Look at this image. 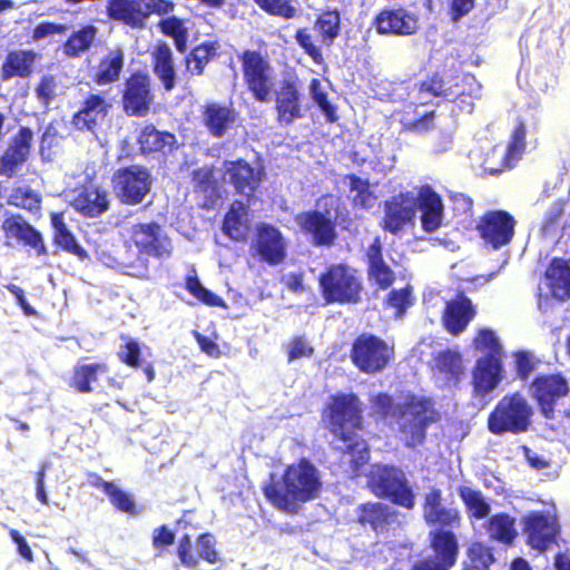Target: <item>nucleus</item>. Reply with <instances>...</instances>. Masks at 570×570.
Here are the masks:
<instances>
[{
	"mask_svg": "<svg viewBox=\"0 0 570 570\" xmlns=\"http://www.w3.org/2000/svg\"><path fill=\"white\" fill-rule=\"evenodd\" d=\"M460 497L472 517L482 519L490 513V504L480 491L469 487L460 488Z\"/></svg>",
	"mask_w": 570,
	"mask_h": 570,
	"instance_id": "nucleus-47",
	"label": "nucleus"
},
{
	"mask_svg": "<svg viewBox=\"0 0 570 570\" xmlns=\"http://www.w3.org/2000/svg\"><path fill=\"white\" fill-rule=\"evenodd\" d=\"M98 33L95 26L88 24L73 31L63 45V52L68 57H80L92 46Z\"/></svg>",
	"mask_w": 570,
	"mask_h": 570,
	"instance_id": "nucleus-43",
	"label": "nucleus"
},
{
	"mask_svg": "<svg viewBox=\"0 0 570 570\" xmlns=\"http://www.w3.org/2000/svg\"><path fill=\"white\" fill-rule=\"evenodd\" d=\"M321 488L318 470L309 461L302 459L288 465L281 478L272 475L264 493L278 510L295 513L301 503L316 499Z\"/></svg>",
	"mask_w": 570,
	"mask_h": 570,
	"instance_id": "nucleus-1",
	"label": "nucleus"
},
{
	"mask_svg": "<svg viewBox=\"0 0 570 570\" xmlns=\"http://www.w3.org/2000/svg\"><path fill=\"white\" fill-rule=\"evenodd\" d=\"M481 86L472 75H461L451 79L432 78L419 87L417 99L421 104L430 101L434 97L446 100H455L460 97H480Z\"/></svg>",
	"mask_w": 570,
	"mask_h": 570,
	"instance_id": "nucleus-7",
	"label": "nucleus"
},
{
	"mask_svg": "<svg viewBox=\"0 0 570 570\" xmlns=\"http://www.w3.org/2000/svg\"><path fill=\"white\" fill-rule=\"evenodd\" d=\"M154 71L163 82L166 90L175 87V69L173 52L168 45L158 43L153 51Z\"/></svg>",
	"mask_w": 570,
	"mask_h": 570,
	"instance_id": "nucleus-41",
	"label": "nucleus"
},
{
	"mask_svg": "<svg viewBox=\"0 0 570 570\" xmlns=\"http://www.w3.org/2000/svg\"><path fill=\"white\" fill-rule=\"evenodd\" d=\"M193 183L195 189L204 193L208 197L218 195L219 181L216 173L209 167H202L193 171Z\"/></svg>",
	"mask_w": 570,
	"mask_h": 570,
	"instance_id": "nucleus-48",
	"label": "nucleus"
},
{
	"mask_svg": "<svg viewBox=\"0 0 570 570\" xmlns=\"http://www.w3.org/2000/svg\"><path fill=\"white\" fill-rule=\"evenodd\" d=\"M186 288L196 298L202 301L204 304L209 306H223V299L216 294L206 289L197 277H188L186 282Z\"/></svg>",
	"mask_w": 570,
	"mask_h": 570,
	"instance_id": "nucleus-58",
	"label": "nucleus"
},
{
	"mask_svg": "<svg viewBox=\"0 0 570 570\" xmlns=\"http://www.w3.org/2000/svg\"><path fill=\"white\" fill-rule=\"evenodd\" d=\"M524 527L529 544L539 551H544L554 541L558 523L554 514L532 512L524 518Z\"/></svg>",
	"mask_w": 570,
	"mask_h": 570,
	"instance_id": "nucleus-18",
	"label": "nucleus"
},
{
	"mask_svg": "<svg viewBox=\"0 0 570 570\" xmlns=\"http://www.w3.org/2000/svg\"><path fill=\"white\" fill-rule=\"evenodd\" d=\"M112 183L115 193L122 203L136 205L150 191L153 177L145 167L134 165L118 169L114 174Z\"/></svg>",
	"mask_w": 570,
	"mask_h": 570,
	"instance_id": "nucleus-11",
	"label": "nucleus"
},
{
	"mask_svg": "<svg viewBox=\"0 0 570 570\" xmlns=\"http://www.w3.org/2000/svg\"><path fill=\"white\" fill-rule=\"evenodd\" d=\"M412 287L406 285L400 289H393L387 297V304L395 308V316L401 317L407 307L413 304Z\"/></svg>",
	"mask_w": 570,
	"mask_h": 570,
	"instance_id": "nucleus-57",
	"label": "nucleus"
},
{
	"mask_svg": "<svg viewBox=\"0 0 570 570\" xmlns=\"http://www.w3.org/2000/svg\"><path fill=\"white\" fill-rule=\"evenodd\" d=\"M531 414L532 410L523 396L518 393L504 396L489 415L488 428L497 435L518 434L527 431Z\"/></svg>",
	"mask_w": 570,
	"mask_h": 570,
	"instance_id": "nucleus-5",
	"label": "nucleus"
},
{
	"mask_svg": "<svg viewBox=\"0 0 570 570\" xmlns=\"http://www.w3.org/2000/svg\"><path fill=\"white\" fill-rule=\"evenodd\" d=\"M130 238L138 252L156 258L170 256L173 245L169 237L157 223H139L130 228Z\"/></svg>",
	"mask_w": 570,
	"mask_h": 570,
	"instance_id": "nucleus-13",
	"label": "nucleus"
},
{
	"mask_svg": "<svg viewBox=\"0 0 570 570\" xmlns=\"http://www.w3.org/2000/svg\"><path fill=\"white\" fill-rule=\"evenodd\" d=\"M7 246L22 244L32 248L38 257L47 255V248L39 232L19 215L7 217L2 223Z\"/></svg>",
	"mask_w": 570,
	"mask_h": 570,
	"instance_id": "nucleus-17",
	"label": "nucleus"
},
{
	"mask_svg": "<svg viewBox=\"0 0 570 570\" xmlns=\"http://www.w3.org/2000/svg\"><path fill=\"white\" fill-rule=\"evenodd\" d=\"M225 181L232 184L236 191L245 197L254 194L261 183L262 171L244 160L225 161L222 170Z\"/></svg>",
	"mask_w": 570,
	"mask_h": 570,
	"instance_id": "nucleus-22",
	"label": "nucleus"
},
{
	"mask_svg": "<svg viewBox=\"0 0 570 570\" xmlns=\"http://www.w3.org/2000/svg\"><path fill=\"white\" fill-rule=\"evenodd\" d=\"M277 120L282 126H288L302 117L299 94L295 77L285 78L276 90Z\"/></svg>",
	"mask_w": 570,
	"mask_h": 570,
	"instance_id": "nucleus-25",
	"label": "nucleus"
},
{
	"mask_svg": "<svg viewBox=\"0 0 570 570\" xmlns=\"http://www.w3.org/2000/svg\"><path fill=\"white\" fill-rule=\"evenodd\" d=\"M502 381V364L497 356L478 360L473 371L474 393L484 396L497 389Z\"/></svg>",
	"mask_w": 570,
	"mask_h": 570,
	"instance_id": "nucleus-28",
	"label": "nucleus"
},
{
	"mask_svg": "<svg viewBox=\"0 0 570 570\" xmlns=\"http://www.w3.org/2000/svg\"><path fill=\"white\" fill-rule=\"evenodd\" d=\"M382 245L376 237L367 250L368 275L381 288H387L394 281V274L382 258Z\"/></svg>",
	"mask_w": 570,
	"mask_h": 570,
	"instance_id": "nucleus-39",
	"label": "nucleus"
},
{
	"mask_svg": "<svg viewBox=\"0 0 570 570\" xmlns=\"http://www.w3.org/2000/svg\"><path fill=\"white\" fill-rule=\"evenodd\" d=\"M209 48L205 46L197 47L186 58V67L190 73L200 75L209 61Z\"/></svg>",
	"mask_w": 570,
	"mask_h": 570,
	"instance_id": "nucleus-62",
	"label": "nucleus"
},
{
	"mask_svg": "<svg viewBox=\"0 0 570 570\" xmlns=\"http://www.w3.org/2000/svg\"><path fill=\"white\" fill-rule=\"evenodd\" d=\"M432 547L435 556L417 560L412 570H449L455 563L458 543L452 532L436 531L433 533Z\"/></svg>",
	"mask_w": 570,
	"mask_h": 570,
	"instance_id": "nucleus-16",
	"label": "nucleus"
},
{
	"mask_svg": "<svg viewBox=\"0 0 570 570\" xmlns=\"http://www.w3.org/2000/svg\"><path fill=\"white\" fill-rule=\"evenodd\" d=\"M416 209L421 212V225L425 232H435L442 225L444 219V206L441 196L430 186L420 187L415 194V210Z\"/></svg>",
	"mask_w": 570,
	"mask_h": 570,
	"instance_id": "nucleus-23",
	"label": "nucleus"
},
{
	"mask_svg": "<svg viewBox=\"0 0 570 570\" xmlns=\"http://www.w3.org/2000/svg\"><path fill=\"white\" fill-rule=\"evenodd\" d=\"M392 355L393 348L374 335L363 334L353 344L352 361L360 371L367 374L384 370Z\"/></svg>",
	"mask_w": 570,
	"mask_h": 570,
	"instance_id": "nucleus-10",
	"label": "nucleus"
},
{
	"mask_svg": "<svg viewBox=\"0 0 570 570\" xmlns=\"http://www.w3.org/2000/svg\"><path fill=\"white\" fill-rule=\"evenodd\" d=\"M160 30L175 39L178 50H184L187 40V29L184 20L177 17H168L159 22Z\"/></svg>",
	"mask_w": 570,
	"mask_h": 570,
	"instance_id": "nucleus-53",
	"label": "nucleus"
},
{
	"mask_svg": "<svg viewBox=\"0 0 570 570\" xmlns=\"http://www.w3.org/2000/svg\"><path fill=\"white\" fill-rule=\"evenodd\" d=\"M315 29L323 38V42L331 43L340 30V14L337 11L323 12L315 24Z\"/></svg>",
	"mask_w": 570,
	"mask_h": 570,
	"instance_id": "nucleus-50",
	"label": "nucleus"
},
{
	"mask_svg": "<svg viewBox=\"0 0 570 570\" xmlns=\"http://www.w3.org/2000/svg\"><path fill=\"white\" fill-rule=\"evenodd\" d=\"M287 361L294 362L303 357H309L314 350L304 337L293 338L286 346Z\"/></svg>",
	"mask_w": 570,
	"mask_h": 570,
	"instance_id": "nucleus-63",
	"label": "nucleus"
},
{
	"mask_svg": "<svg viewBox=\"0 0 570 570\" xmlns=\"http://www.w3.org/2000/svg\"><path fill=\"white\" fill-rule=\"evenodd\" d=\"M108 371L105 364H83L79 365L73 375L72 384L81 393L91 391L90 383L97 380V375Z\"/></svg>",
	"mask_w": 570,
	"mask_h": 570,
	"instance_id": "nucleus-46",
	"label": "nucleus"
},
{
	"mask_svg": "<svg viewBox=\"0 0 570 570\" xmlns=\"http://www.w3.org/2000/svg\"><path fill=\"white\" fill-rule=\"evenodd\" d=\"M475 348L488 353L487 356H497L500 358L502 346L492 331L481 330L474 338Z\"/></svg>",
	"mask_w": 570,
	"mask_h": 570,
	"instance_id": "nucleus-56",
	"label": "nucleus"
},
{
	"mask_svg": "<svg viewBox=\"0 0 570 570\" xmlns=\"http://www.w3.org/2000/svg\"><path fill=\"white\" fill-rule=\"evenodd\" d=\"M8 202L13 206L33 210L39 207L40 197L29 186H20L12 189L8 197Z\"/></svg>",
	"mask_w": 570,
	"mask_h": 570,
	"instance_id": "nucleus-52",
	"label": "nucleus"
},
{
	"mask_svg": "<svg viewBox=\"0 0 570 570\" xmlns=\"http://www.w3.org/2000/svg\"><path fill=\"white\" fill-rule=\"evenodd\" d=\"M525 126L519 122L512 131L511 140L507 145H495L483 161L484 171L497 175L504 168L513 167L521 158L525 148Z\"/></svg>",
	"mask_w": 570,
	"mask_h": 570,
	"instance_id": "nucleus-12",
	"label": "nucleus"
},
{
	"mask_svg": "<svg viewBox=\"0 0 570 570\" xmlns=\"http://www.w3.org/2000/svg\"><path fill=\"white\" fill-rule=\"evenodd\" d=\"M415 219V194L400 193L384 204V217L381 226L391 234H399Z\"/></svg>",
	"mask_w": 570,
	"mask_h": 570,
	"instance_id": "nucleus-15",
	"label": "nucleus"
},
{
	"mask_svg": "<svg viewBox=\"0 0 570 570\" xmlns=\"http://www.w3.org/2000/svg\"><path fill=\"white\" fill-rule=\"evenodd\" d=\"M138 142L142 153H151L165 148L171 149L176 138L169 132L158 131L154 126H146L139 135Z\"/></svg>",
	"mask_w": 570,
	"mask_h": 570,
	"instance_id": "nucleus-44",
	"label": "nucleus"
},
{
	"mask_svg": "<svg viewBox=\"0 0 570 570\" xmlns=\"http://www.w3.org/2000/svg\"><path fill=\"white\" fill-rule=\"evenodd\" d=\"M564 210V202L562 199H557L551 203L548 209L544 213L542 229L548 233L560 219Z\"/></svg>",
	"mask_w": 570,
	"mask_h": 570,
	"instance_id": "nucleus-64",
	"label": "nucleus"
},
{
	"mask_svg": "<svg viewBox=\"0 0 570 570\" xmlns=\"http://www.w3.org/2000/svg\"><path fill=\"white\" fill-rule=\"evenodd\" d=\"M244 79L248 90L261 102L272 100L275 72L271 63L256 51H245L242 57Z\"/></svg>",
	"mask_w": 570,
	"mask_h": 570,
	"instance_id": "nucleus-8",
	"label": "nucleus"
},
{
	"mask_svg": "<svg viewBox=\"0 0 570 570\" xmlns=\"http://www.w3.org/2000/svg\"><path fill=\"white\" fill-rule=\"evenodd\" d=\"M357 520L364 527L370 525L375 532H384L396 521V513L384 503H366L360 505Z\"/></svg>",
	"mask_w": 570,
	"mask_h": 570,
	"instance_id": "nucleus-35",
	"label": "nucleus"
},
{
	"mask_svg": "<svg viewBox=\"0 0 570 570\" xmlns=\"http://www.w3.org/2000/svg\"><path fill=\"white\" fill-rule=\"evenodd\" d=\"M423 517L431 525L452 527L459 521V512L442 503L441 491L431 490L425 495Z\"/></svg>",
	"mask_w": 570,
	"mask_h": 570,
	"instance_id": "nucleus-33",
	"label": "nucleus"
},
{
	"mask_svg": "<svg viewBox=\"0 0 570 570\" xmlns=\"http://www.w3.org/2000/svg\"><path fill=\"white\" fill-rule=\"evenodd\" d=\"M309 94L312 96V99L317 104V106L321 108V110L325 114L327 119L330 121H334L335 117V110L333 106L327 100V95L325 92L324 87L322 86L321 81L316 78L312 79L309 83Z\"/></svg>",
	"mask_w": 570,
	"mask_h": 570,
	"instance_id": "nucleus-59",
	"label": "nucleus"
},
{
	"mask_svg": "<svg viewBox=\"0 0 570 570\" xmlns=\"http://www.w3.org/2000/svg\"><path fill=\"white\" fill-rule=\"evenodd\" d=\"M546 284L557 299L570 298V258H554L550 263L546 272Z\"/></svg>",
	"mask_w": 570,
	"mask_h": 570,
	"instance_id": "nucleus-36",
	"label": "nucleus"
},
{
	"mask_svg": "<svg viewBox=\"0 0 570 570\" xmlns=\"http://www.w3.org/2000/svg\"><path fill=\"white\" fill-rule=\"evenodd\" d=\"M348 179L353 203L362 208H372L376 196L371 190L370 184L355 176H351Z\"/></svg>",
	"mask_w": 570,
	"mask_h": 570,
	"instance_id": "nucleus-49",
	"label": "nucleus"
},
{
	"mask_svg": "<svg viewBox=\"0 0 570 570\" xmlns=\"http://www.w3.org/2000/svg\"><path fill=\"white\" fill-rule=\"evenodd\" d=\"M224 233L234 240H242L248 232V219L246 205L243 202H235L227 213L224 225Z\"/></svg>",
	"mask_w": 570,
	"mask_h": 570,
	"instance_id": "nucleus-42",
	"label": "nucleus"
},
{
	"mask_svg": "<svg viewBox=\"0 0 570 570\" xmlns=\"http://www.w3.org/2000/svg\"><path fill=\"white\" fill-rule=\"evenodd\" d=\"M110 108L111 104L102 95L90 94L79 111L73 115L71 122L78 130L95 132L96 127L102 124Z\"/></svg>",
	"mask_w": 570,
	"mask_h": 570,
	"instance_id": "nucleus-26",
	"label": "nucleus"
},
{
	"mask_svg": "<svg viewBox=\"0 0 570 570\" xmlns=\"http://www.w3.org/2000/svg\"><path fill=\"white\" fill-rule=\"evenodd\" d=\"M368 488L377 495L390 499L393 503L412 509L415 497L402 470L387 466H372L368 475Z\"/></svg>",
	"mask_w": 570,
	"mask_h": 570,
	"instance_id": "nucleus-4",
	"label": "nucleus"
},
{
	"mask_svg": "<svg viewBox=\"0 0 570 570\" xmlns=\"http://www.w3.org/2000/svg\"><path fill=\"white\" fill-rule=\"evenodd\" d=\"M475 315L471 301L460 295L446 303L443 313L445 328L453 335L462 333Z\"/></svg>",
	"mask_w": 570,
	"mask_h": 570,
	"instance_id": "nucleus-31",
	"label": "nucleus"
},
{
	"mask_svg": "<svg viewBox=\"0 0 570 570\" xmlns=\"http://www.w3.org/2000/svg\"><path fill=\"white\" fill-rule=\"evenodd\" d=\"M215 539L209 533L198 537L195 546L189 535H184L178 546L180 564L177 570H214L218 561Z\"/></svg>",
	"mask_w": 570,
	"mask_h": 570,
	"instance_id": "nucleus-9",
	"label": "nucleus"
},
{
	"mask_svg": "<svg viewBox=\"0 0 570 570\" xmlns=\"http://www.w3.org/2000/svg\"><path fill=\"white\" fill-rule=\"evenodd\" d=\"M468 560L464 570H485L492 563L493 557L487 547L474 542L468 549Z\"/></svg>",
	"mask_w": 570,
	"mask_h": 570,
	"instance_id": "nucleus-51",
	"label": "nucleus"
},
{
	"mask_svg": "<svg viewBox=\"0 0 570 570\" xmlns=\"http://www.w3.org/2000/svg\"><path fill=\"white\" fill-rule=\"evenodd\" d=\"M320 284L327 303H356L362 289L356 271L343 264L331 266Z\"/></svg>",
	"mask_w": 570,
	"mask_h": 570,
	"instance_id": "nucleus-6",
	"label": "nucleus"
},
{
	"mask_svg": "<svg viewBox=\"0 0 570 570\" xmlns=\"http://www.w3.org/2000/svg\"><path fill=\"white\" fill-rule=\"evenodd\" d=\"M515 219L504 210H492L482 216L476 228L485 245L499 249L514 235Z\"/></svg>",
	"mask_w": 570,
	"mask_h": 570,
	"instance_id": "nucleus-14",
	"label": "nucleus"
},
{
	"mask_svg": "<svg viewBox=\"0 0 570 570\" xmlns=\"http://www.w3.org/2000/svg\"><path fill=\"white\" fill-rule=\"evenodd\" d=\"M70 204L81 215L97 217L108 209L109 199L105 189L89 184L72 191Z\"/></svg>",
	"mask_w": 570,
	"mask_h": 570,
	"instance_id": "nucleus-27",
	"label": "nucleus"
},
{
	"mask_svg": "<svg viewBox=\"0 0 570 570\" xmlns=\"http://www.w3.org/2000/svg\"><path fill=\"white\" fill-rule=\"evenodd\" d=\"M380 33L412 35L417 29L416 18L403 9L383 10L375 20Z\"/></svg>",
	"mask_w": 570,
	"mask_h": 570,
	"instance_id": "nucleus-32",
	"label": "nucleus"
},
{
	"mask_svg": "<svg viewBox=\"0 0 570 570\" xmlns=\"http://www.w3.org/2000/svg\"><path fill=\"white\" fill-rule=\"evenodd\" d=\"M108 13L114 20H119L131 27H140L145 21L141 0H109Z\"/></svg>",
	"mask_w": 570,
	"mask_h": 570,
	"instance_id": "nucleus-38",
	"label": "nucleus"
},
{
	"mask_svg": "<svg viewBox=\"0 0 570 570\" xmlns=\"http://www.w3.org/2000/svg\"><path fill=\"white\" fill-rule=\"evenodd\" d=\"M489 535L503 543H510L517 537L514 519L505 513L493 515L488 521Z\"/></svg>",
	"mask_w": 570,
	"mask_h": 570,
	"instance_id": "nucleus-45",
	"label": "nucleus"
},
{
	"mask_svg": "<svg viewBox=\"0 0 570 570\" xmlns=\"http://www.w3.org/2000/svg\"><path fill=\"white\" fill-rule=\"evenodd\" d=\"M57 80L53 76H43L36 88V95L43 106H48L57 96Z\"/></svg>",
	"mask_w": 570,
	"mask_h": 570,
	"instance_id": "nucleus-61",
	"label": "nucleus"
},
{
	"mask_svg": "<svg viewBox=\"0 0 570 570\" xmlns=\"http://www.w3.org/2000/svg\"><path fill=\"white\" fill-rule=\"evenodd\" d=\"M373 404L382 415L397 420L401 439L406 446L420 444L425 436L426 425L438 416L429 399L414 395H406L393 402L389 395L379 394Z\"/></svg>",
	"mask_w": 570,
	"mask_h": 570,
	"instance_id": "nucleus-2",
	"label": "nucleus"
},
{
	"mask_svg": "<svg viewBox=\"0 0 570 570\" xmlns=\"http://www.w3.org/2000/svg\"><path fill=\"white\" fill-rule=\"evenodd\" d=\"M331 432L345 443L344 455L358 471L368 460V450L363 440L356 439L361 426L360 401L354 394H341L332 399L327 409Z\"/></svg>",
	"mask_w": 570,
	"mask_h": 570,
	"instance_id": "nucleus-3",
	"label": "nucleus"
},
{
	"mask_svg": "<svg viewBox=\"0 0 570 570\" xmlns=\"http://www.w3.org/2000/svg\"><path fill=\"white\" fill-rule=\"evenodd\" d=\"M33 134L29 128H21L12 138L8 148L0 158V175L12 177L17 169L27 161Z\"/></svg>",
	"mask_w": 570,
	"mask_h": 570,
	"instance_id": "nucleus-24",
	"label": "nucleus"
},
{
	"mask_svg": "<svg viewBox=\"0 0 570 570\" xmlns=\"http://www.w3.org/2000/svg\"><path fill=\"white\" fill-rule=\"evenodd\" d=\"M124 67V52L121 49L110 50L97 66L92 76L94 81L99 85H109L119 79Z\"/></svg>",
	"mask_w": 570,
	"mask_h": 570,
	"instance_id": "nucleus-40",
	"label": "nucleus"
},
{
	"mask_svg": "<svg viewBox=\"0 0 570 570\" xmlns=\"http://www.w3.org/2000/svg\"><path fill=\"white\" fill-rule=\"evenodd\" d=\"M255 2L265 11L286 19L293 18L296 13L292 0H255Z\"/></svg>",
	"mask_w": 570,
	"mask_h": 570,
	"instance_id": "nucleus-60",
	"label": "nucleus"
},
{
	"mask_svg": "<svg viewBox=\"0 0 570 570\" xmlns=\"http://www.w3.org/2000/svg\"><path fill=\"white\" fill-rule=\"evenodd\" d=\"M122 102L128 115L141 117L149 111L153 96L147 75L135 73L127 80Z\"/></svg>",
	"mask_w": 570,
	"mask_h": 570,
	"instance_id": "nucleus-21",
	"label": "nucleus"
},
{
	"mask_svg": "<svg viewBox=\"0 0 570 570\" xmlns=\"http://www.w3.org/2000/svg\"><path fill=\"white\" fill-rule=\"evenodd\" d=\"M37 53L32 50H16L8 53L2 65V79L26 78L32 72Z\"/></svg>",
	"mask_w": 570,
	"mask_h": 570,
	"instance_id": "nucleus-37",
	"label": "nucleus"
},
{
	"mask_svg": "<svg viewBox=\"0 0 570 570\" xmlns=\"http://www.w3.org/2000/svg\"><path fill=\"white\" fill-rule=\"evenodd\" d=\"M105 492L109 495L111 503L120 511L126 513H135V501L132 497L124 492L120 488L114 484H105Z\"/></svg>",
	"mask_w": 570,
	"mask_h": 570,
	"instance_id": "nucleus-55",
	"label": "nucleus"
},
{
	"mask_svg": "<svg viewBox=\"0 0 570 570\" xmlns=\"http://www.w3.org/2000/svg\"><path fill=\"white\" fill-rule=\"evenodd\" d=\"M530 390L544 416L552 417L556 402L568 393V383L559 374L543 375L533 381Z\"/></svg>",
	"mask_w": 570,
	"mask_h": 570,
	"instance_id": "nucleus-19",
	"label": "nucleus"
},
{
	"mask_svg": "<svg viewBox=\"0 0 570 570\" xmlns=\"http://www.w3.org/2000/svg\"><path fill=\"white\" fill-rule=\"evenodd\" d=\"M296 223L317 244L327 245L335 237L334 224L328 215L318 212L302 213L296 217Z\"/></svg>",
	"mask_w": 570,
	"mask_h": 570,
	"instance_id": "nucleus-34",
	"label": "nucleus"
},
{
	"mask_svg": "<svg viewBox=\"0 0 570 570\" xmlns=\"http://www.w3.org/2000/svg\"><path fill=\"white\" fill-rule=\"evenodd\" d=\"M252 248L261 261L277 265L285 258L286 240L277 228L263 224L257 228Z\"/></svg>",
	"mask_w": 570,
	"mask_h": 570,
	"instance_id": "nucleus-20",
	"label": "nucleus"
},
{
	"mask_svg": "<svg viewBox=\"0 0 570 570\" xmlns=\"http://www.w3.org/2000/svg\"><path fill=\"white\" fill-rule=\"evenodd\" d=\"M121 340L124 341V344L120 346L118 351V356L120 361L131 367H139L141 365V345L139 344V342L128 336H121Z\"/></svg>",
	"mask_w": 570,
	"mask_h": 570,
	"instance_id": "nucleus-54",
	"label": "nucleus"
},
{
	"mask_svg": "<svg viewBox=\"0 0 570 570\" xmlns=\"http://www.w3.org/2000/svg\"><path fill=\"white\" fill-rule=\"evenodd\" d=\"M237 112L232 105L207 104L203 111V122L212 136H225L237 120Z\"/></svg>",
	"mask_w": 570,
	"mask_h": 570,
	"instance_id": "nucleus-30",
	"label": "nucleus"
},
{
	"mask_svg": "<svg viewBox=\"0 0 570 570\" xmlns=\"http://www.w3.org/2000/svg\"><path fill=\"white\" fill-rule=\"evenodd\" d=\"M432 371L433 377L440 386L458 384L464 374V366L460 353L452 350L439 353L434 358Z\"/></svg>",
	"mask_w": 570,
	"mask_h": 570,
	"instance_id": "nucleus-29",
	"label": "nucleus"
}]
</instances>
